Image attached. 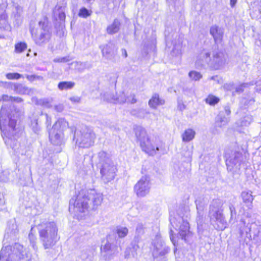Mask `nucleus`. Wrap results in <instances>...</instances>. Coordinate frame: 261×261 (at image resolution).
<instances>
[{
	"mask_svg": "<svg viewBox=\"0 0 261 261\" xmlns=\"http://www.w3.org/2000/svg\"><path fill=\"white\" fill-rule=\"evenodd\" d=\"M8 122L9 130L7 132V139L5 143L10 146L16 153H20V145L17 141L16 138L19 136V130L16 128L17 119L14 115L9 114L4 107H2L0 111V127L2 129L3 125Z\"/></svg>",
	"mask_w": 261,
	"mask_h": 261,
	"instance_id": "1",
	"label": "nucleus"
},
{
	"mask_svg": "<svg viewBox=\"0 0 261 261\" xmlns=\"http://www.w3.org/2000/svg\"><path fill=\"white\" fill-rule=\"evenodd\" d=\"M40 240L44 249L51 248L57 241L58 228L54 222H42L38 226Z\"/></svg>",
	"mask_w": 261,
	"mask_h": 261,
	"instance_id": "2",
	"label": "nucleus"
},
{
	"mask_svg": "<svg viewBox=\"0 0 261 261\" xmlns=\"http://www.w3.org/2000/svg\"><path fill=\"white\" fill-rule=\"evenodd\" d=\"M29 251L19 243L3 247L0 251V261H30Z\"/></svg>",
	"mask_w": 261,
	"mask_h": 261,
	"instance_id": "3",
	"label": "nucleus"
},
{
	"mask_svg": "<svg viewBox=\"0 0 261 261\" xmlns=\"http://www.w3.org/2000/svg\"><path fill=\"white\" fill-rule=\"evenodd\" d=\"M135 134L143 151L153 155L156 151L159 150V140L156 138H149L144 128L140 126L137 127L135 128Z\"/></svg>",
	"mask_w": 261,
	"mask_h": 261,
	"instance_id": "4",
	"label": "nucleus"
},
{
	"mask_svg": "<svg viewBox=\"0 0 261 261\" xmlns=\"http://www.w3.org/2000/svg\"><path fill=\"white\" fill-rule=\"evenodd\" d=\"M103 201V195L94 189H90L83 193V213L96 210Z\"/></svg>",
	"mask_w": 261,
	"mask_h": 261,
	"instance_id": "5",
	"label": "nucleus"
},
{
	"mask_svg": "<svg viewBox=\"0 0 261 261\" xmlns=\"http://www.w3.org/2000/svg\"><path fill=\"white\" fill-rule=\"evenodd\" d=\"M30 32L36 44L41 45L48 42L51 34L47 18L44 17L39 21L37 28H33L31 26Z\"/></svg>",
	"mask_w": 261,
	"mask_h": 261,
	"instance_id": "6",
	"label": "nucleus"
},
{
	"mask_svg": "<svg viewBox=\"0 0 261 261\" xmlns=\"http://www.w3.org/2000/svg\"><path fill=\"white\" fill-rule=\"evenodd\" d=\"M107 154L104 151L99 153V156L100 158L101 164L100 168V174L101 179L105 183H108L113 180L117 171L116 167L109 158L106 156Z\"/></svg>",
	"mask_w": 261,
	"mask_h": 261,
	"instance_id": "7",
	"label": "nucleus"
},
{
	"mask_svg": "<svg viewBox=\"0 0 261 261\" xmlns=\"http://www.w3.org/2000/svg\"><path fill=\"white\" fill-rule=\"evenodd\" d=\"M188 215V213L186 216L178 215L177 217L170 219L171 224L175 229H178L180 237L186 242H188L189 238L192 236V232L189 230Z\"/></svg>",
	"mask_w": 261,
	"mask_h": 261,
	"instance_id": "8",
	"label": "nucleus"
},
{
	"mask_svg": "<svg viewBox=\"0 0 261 261\" xmlns=\"http://www.w3.org/2000/svg\"><path fill=\"white\" fill-rule=\"evenodd\" d=\"M226 165L228 172L232 174H240L241 165L243 156L241 152L238 151H232L231 154H225Z\"/></svg>",
	"mask_w": 261,
	"mask_h": 261,
	"instance_id": "9",
	"label": "nucleus"
},
{
	"mask_svg": "<svg viewBox=\"0 0 261 261\" xmlns=\"http://www.w3.org/2000/svg\"><path fill=\"white\" fill-rule=\"evenodd\" d=\"M67 122L64 119H59L54 125L52 129L49 132V138L51 143L55 145H60L63 142L62 133L60 130H56L61 125H66Z\"/></svg>",
	"mask_w": 261,
	"mask_h": 261,
	"instance_id": "10",
	"label": "nucleus"
},
{
	"mask_svg": "<svg viewBox=\"0 0 261 261\" xmlns=\"http://www.w3.org/2000/svg\"><path fill=\"white\" fill-rule=\"evenodd\" d=\"M134 192L139 197L145 196L149 192V179L147 176H143L134 186Z\"/></svg>",
	"mask_w": 261,
	"mask_h": 261,
	"instance_id": "11",
	"label": "nucleus"
},
{
	"mask_svg": "<svg viewBox=\"0 0 261 261\" xmlns=\"http://www.w3.org/2000/svg\"><path fill=\"white\" fill-rule=\"evenodd\" d=\"M226 58L224 53L220 50H215L211 58V68L217 70L222 67L225 64Z\"/></svg>",
	"mask_w": 261,
	"mask_h": 261,
	"instance_id": "12",
	"label": "nucleus"
},
{
	"mask_svg": "<svg viewBox=\"0 0 261 261\" xmlns=\"http://www.w3.org/2000/svg\"><path fill=\"white\" fill-rule=\"evenodd\" d=\"M153 245L154 249L153 251V256L154 257L162 256L168 253L170 249L167 246L161 237L156 236L155 240L153 241Z\"/></svg>",
	"mask_w": 261,
	"mask_h": 261,
	"instance_id": "13",
	"label": "nucleus"
},
{
	"mask_svg": "<svg viewBox=\"0 0 261 261\" xmlns=\"http://www.w3.org/2000/svg\"><path fill=\"white\" fill-rule=\"evenodd\" d=\"M65 7L60 6L57 5L53 11L54 17L55 20V27L62 29L64 26L66 16L65 14Z\"/></svg>",
	"mask_w": 261,
	"mask_h": 261,
	"instance_id": "14",
	"label": "nucleus"
},
{
	"mask_svg": "<svg viewBox=\"0 0 261 261\" xmlns=\"http://www.w3.org/2000/svg\"><path fill=\"white\" fill-rule=\"evenodd\" d=\"M111 236L107 237V241L104 245H102L100 250L101 255L106 260H110L112 256L117 252V246L113 243H110Z\"/></svg>",
	"mask_w": 261,
	"mask_h": 261,
	"instance_id": "15",
	"label": "nucleus"
},
{
	"mask_svg": "<svg viewBox=\"0 0 261 261\" xmlns=\"http://www.w3.org/2000/svg\"><path fill=\"white\" fill-rule=\"evenodd\" d=\"M73 208V212L74 213V216L77 219L81 218L82 213V199L80 195L73 197L69 201V210L70 211Z\"/></svg>",
	"mask_w": 261,
	"mask_h": 261,
	"instance_id": "16",
	"label": "nucleus"
},
{
	"mask_svg": "<svg viewBox=\"0 0 261 261\" xmlns=\"http://www.w3.org/2000/svg\"><path fill=\"white\" fill-rule=\"evenodd\" d=\"M211 57L210 53L206 50L203 49L198 55L196 61V65L198 67L206 66L211 68Z\"/></svg>",
	"mask_w": 261,
	"mask_h": 261,
	"instance_id": "17",
	"label": "nucleus"
},
{
	"mask_svg": "<svg viewBox=\"0 0 261 261\" xmlns=\"http://www.w3.org/2000/svg\"><path fill=\"white\" fill-rule=\"evenodd\" d=\"M95 135L91 129L86 127L83 130V148H89L94 143Z\"/></svg>",
	"mask_w": 261,
	"mask_h": 261,
	"instance_id": "18",
	"label": "nucleus"
},
{
	"mask_svg": "<svg viewBox=\"0 0 261 261\" xmlns=\"http://www.w3.org/2000/svg\"><path fill=\"white\" fill-rule=\"evenodd\" d=\"M210 219L211 224L214 226L216 229L219 231H222L226 228L227 223L225 220L223 214L210 217Z\"/></svg>",
	"mask_w": 261,
	"mask_h": 261,
	"instance_id": "19",
	"label": "nucleus"
},
{
	"mask_svg": "<svg viewBox=\"0 0 261 261\" xmlns=\"http://www.w3.org/2000/svg\"><path fill=\"white\" fill-rule=\"evenodd\" d=\"M223 203L222 200L220 199H213L211 202L209 207L208 216L209 217L215 216L216 215L223 214V210L222 208Z\"/></svg>",
	"mask_w": 261,
	"mask_h": 261,
	"instance_id": "20",
	"label": "nucleus"
},
{
	"mask_svg": "<svg viewBox=\"0 0 261 261\" xmlns=\"http://www.w3.org/2000/svg\"><path fill=\"white\" fill-rule=\"evenodd\" d=\"M115 46L112 43H109L101 48L102 54L107 59L112 60L115 55Z\"/></svg>",
	"mask_w": 261,
	"mask_h": 261,
	"instance_id": "21",
	"label": "nucleus"
},
{
	"mask_svg": "<svg viewBox=\"0 0 261 261\" xmlns=\"http://www.w3.org/2000/svg\"><path fill=\"white\" fill-rule=\"evenodd\" d=\"M210 34L213 36L215 42L219 43L222 40L224 32L222 28L213 25L211 28Z\"/></svg>",
	"mask_w": 261,
	"mask_h": 261,
	"instance_id": "22",
	"label": "nucleus"
},
{
	"mask_svg": "<svg viewBox=\"0 0 261 261\" xmlns=\"http://www.w3.org/2000/svg\"><path fill=\"white\" fill-rule=\"evenodd\" d=\"M6 232L10 237L15 236L18 232V225L15 220H10L8 222Z\"/></svg>",
	"mask_w": 261,
	"mask_h": 261,
	"instance_id": "23",
	"label": "nucleus"
},
{
	"mask_svg": "<svg viewBox=\"0 0 261 261\" xmlns=\"http://www.w3.org/2000/svg\"><path fill=\"white\" fill-rule=\"evenodd\" d=\"M22 13V8L17 4H14L13 6L12 13L11 17L18 23L21 20V14Z\"/></svg>",
	"mask_w": 261,
	"mask_h": 261,
	"instance_id": "24",
	"label": "nucleus"
},
{
	"mask_svg": "<svg viewBox=\"0 0 261 261\" xmlns=\"http://www.w3.org/2000/svg\"><path fill=\"white\" fill-rule=\"evenodd\" d=\"M164 103L165 100L160 98L157 93L154 94L148 101L149 106L153 109H155L158 106L163 105Z\"/></svg>",
	"mask_w": 261,
	"mask_h": 261,
	"instance_id": "25",
	"label": "nucleus"
},
{
	"mask_svg": "<svg viewBox=\"0 0 261 261\" xmlns=\"http://www.w3.org/2000/svg\"><path fill=\"white\" fill-rule=\"evenodd\" d=\"M241 196L244 202H245L249 208H251L253 198L252 192L250 191H244L242 192Z\"/></svg>",
	"mask_w": 261,
	"mask_h": 261,
	"instance_id": "26",
	"label": "nucleus"
},
{
	"mask_svg": "<svg viewBox=\"0 0 261 261\" xmlns=\"http://www.w3.org/2000/svg\"><path fill=\"white\" fill-rule=\"evenodd\" d=\"M196 133L191 128L186 129L181 135L182 140L184 142H189L192 141L195 137Z\"/></svg>",
	"mask_w": 261,
	"mask_h": 261,
	"instance_id": "27",
	"label": "nucleus"
},
{
	"mask_svg": "<svg viewBox=\"0 0 261 261\" xmlns=\"http://www.w3.org/2000/svg\"><path fill=\"white\" fill-rule=\"evenodd\" d=\"M120 25V23L119 21L117 19H115L113 23L107 27V33L110 35L117 33L119 30Z\"/></svg>",
	"mask_w": 261,
	"mask_h": 261,
	"instance_id": "28",
	"label": "nucleus"
},
{
	"mask_svg": "<svg viewBox=\"0 0 261 261\" xmlns=\"http://www.w3.org/2000/svg\"><path fill=\"white\" fill-rule=\"evenodd\" d=\"M241 223L245 226L244 228L242 229L240 228V233L241 236H243L244 232L246 233V237H248V235L250 234L251 231V228L253 226H256V225L255 223L251 224H247L246 226H245V222L243 220H241Z\"/></svg>",
	"mask_w": 261,
	"mask_h": 261,
	"instance_id": "29",
	"label": "nucleus"
},
{
	"mask_svg": "<svg viewBox=\"0 0 261 261\" xmlns=\"http://www.w3.org/2000/svg\"><path fill=\"white\" fill-rule=\"evenodd\" d=\"M75 85V83L72 82L63 81L59 83L58 88L59 90H67L72 89Z\"/></svg>",
	"mask_w": 261,
	"mask_h": 261,
	"instance_id": "30",
	"label": "nucleus"
},
{
	"mask_svg": "<svg viewBox=\"0 0 261 261\" xmlns=\"http://www.w3.org/2000/svg\"><path fill=\"white\" fill-rule=\"evenodd\" d=\"M227 123V119L224 116H222L221 113L216 118L215 125L216 127H222Z\"/></svg>",
	"mask_w": 261,
	"mask_h": 261,
	"instance_id": "31",
	"label": "nucleus"
},
{
	"mask_svg": "<svg viewBox=\"0 0 261 261\" xmlns=\"http://www.w3.org/2000/svg\"><path fill=\"white\" fill-rule=\"evenodd\" d=\"M14 90L16 93L19 94H26L29 93L28 88L21 84L15 85Z\"/></svg>",
	"mask_w": 261,
	"mask_h": 261,
	"instance_id": "32",
	"label": "nucleus"
},
{
	"mask_svg": "<svg viewBox=\"0 0 261 261\" xmlns=\"http://www.w3.org/2000/svg\"><path fill=\"white\" fill-rule=\"evenodd\" d=\"M205 101L210 106H215L220 101V98L213 94H209L205 98Z\"/></svg>",
	"mask_w": 261,
	"mask_h": 261,
	"instance_id": "33",
	"label": "nucleus"
},
{
	"mask_svg": "<svg viewBox=\"0 0 261 261\" xmlns=\"http://www.w3.org/2000/svg\"><path fill=\"white\" fill-rule=\"evenodd\" d=\"M255 102L254 97L253 96L248 95L242 98L241 102L244 106H249L252 105Z\"/></svg>",
	"mask_w": 261,
	"mask_h": 261,
	"instance_id": "34",
	"label": "nucleus"
},
{
	"mask_svg": "<svg viewBox=\"0 0 261 261\" xmlns=\"http://www.w3.org/2000/svg\"><path fill=\"white\" fill-rule=\"evenodd\" d=\"M116 232L120 238L125 237L128 233V229L125 227H117Z\"/></svg>",
	"mask_w": 261,
	"mask_h": 261,
	"instance_id": "35",
	"label": "nucleus"
},
{
	"mask_svg": "<svg viewBox=\"0 0 261 261\" xmlns=\"http://www.w3.org/2000/svg\"><path fill=\"white\" fill-rule=\"evenodd\" d=\"M195 203L196 205L197 214H204V210L205 207V204L204 202L201 200H196L195 201Z\"/></svg>",
	"mask_w": 261,
	"mask_h": 261,
	"instance_id": "36",
	"label": "nucleus"
},
{
	"mask_svg": "<svg viewBox=\"0 0 261 261\" xmlns=\"http://www.w3.org/2000/svg\"><path fill=\"white\" fill-rule=\"evenodd\" d=\"M146 113L145 110L143 109H134L131 111V114L138 117L143 118Z\"/></svg>",
	"mask_w": 261,
	"mask_h": 261,
	"instance_id": "37",
	"label": "nucleus"
},
{
	"mask_svg": "<svg viewBox=\"0 0 261 261\" xmlns=\"http://www.w3.org/2000/svg\"><path fill=\"white\" fill-rule=\"evenodd\" d=\"M144 226L142 223H138L136 228V236L135 239H137L139 237L144 233Z\"/></svg>",
	"mask_w": 261,
	"mask_h": 261,
	"instance_id": "38",
	"label": "nucleus"
},
{
	"mask_svg": "<svg viewBox=\"0 0 261 261\" xmlns=\"http://www.w3.org/2000/svg\"><path fill=\"white\" fill-rule=\"evenodd\" d=\"M6 6L5 4L0 5V20L8 19V16L6 12Z\"/></svg>",
	"mask_w": 261,
	"mask_h": 261,
	"instance_id": "39",
	"label": "nucleus"
},
{
	"mask_svg": "<svg viewBox=\"0 0 261 261\" xmlns=\"http://www.w3.org/2000/svg\"><path fill=\"white\" fill-rule=\"evenodd\" d=\"M27 44L23 42H20L16 44L15 46V51L17 53H21L27 48Z\"/></svg>",
	"mask_w": 261,
	"mask_h": 261,
	"instance_id": "40",
	"label": "nucleus"
},
{
	"mask_svg": "<svg viewBox=\"0 0 261 261\" xmlns=\"http://www.w3.org/2000/svg\"><path fill=\"white\" fill-rule=\"evenodd\" d=\"M190 77L195 81H198L202 77L201 74L197 71H192L189 73Z\"/></svg>",
	"mask_w": 261,
	"mask_h": 261,
	"instance_id": "41",
	"label": "nucleus"
},
{
	"mask_svg": "<svg viewBox=\"0 0 261 261\" xmlns=\"http://www.w3.org/2000/svg\"><path fill=\"white\" fill-rule=\"evenodd\" d=\"M250 85H253V84L251 83V84H250V83H243L236 88L235 92L240 94L244 91L245 88L248 87Z\"/></svg>",
	"mask_w": 261,
	"mask_h": 261,
	"instance_id": "42",
	"label": "nucleus"
},
{
	"mask_svg": "<svg viewBox=\"0 0 261 261\" xmlns=\"http://www.w3.org/2000/svg\"><path fill=\"white\" fill-rule=\"evenodd\" d=\"M253 117L251 115H247L243 118L242 121V125L247 126L253 121Z\"/></svg>",
	"mask_w": 261,
	"mask_h": 261,
	"instance_id": "43",
	"label": "nucleus"
},
{
	"mask_svg": "<svg viewBox=\"0 0 261 261\" xmlns=\"http://www.w3.org/2000/svg\"><path fill=\"white\" fill-rule=\"evenodd\" d=\"M6 76L9 80H18L22 76L18 73H8L6 74Z\"/></svg>",
	"mask_w": 261,
	"mask_h": 261,
	"instance_id": "44",
	"label": "nucleus"
},
{
	"mask_svg": "<svg viewBox=\"0 0 261 261\" xmlns=\"http://www.w3.org/2000/svg\"><path fill=\"white\" fill-rule=\"evenodd\" d=\"M204 214L200 213L197 214V216L196 218V221L197 223L198 227L201 226L204 222Z\"/></svg>",
	"mask_w": 261,
	"mask_h": 261,
	"instance_id": "45",
	"label": "nucleus"
},
{
	"mask_svg": "<svg viewBox=\"0 0 261 261\" xmlns=\"http://www.w3.org/2000/svg\"><path fill=\"white\" fill-rule=\"evenodd\" d=\"M9 28V25L8 22V19L0 20V29L3 30H8Z\"/></svg>",
	"mask_w": 261,
	"mask_h": 261,
	"instance_id": "46",
	"label": "nucleus"
},
{
	"mask_svg": "<svg viewBox=\"0 0 261 261\" xmlns=\"http://www.w3.org/2000/svg\"><path fill=\"white\" fill-rule=\"evenodd\" d=\"M31 126L32 129L35 133H37L39 130V128L38 125V122L37 119H34L32 121Z\"/></svg>",
	"mask_w": 261,
	"mask_h": 261,
	"instance_id": "47",
	"label": "nucleus"
},
{
	"mask_svg": "<svg viewBox=\"0 0 261 261\" xmlns=\"http://www.w3.org/2000/svg\"><path fill=\"white\" fill-rule=\"evenodd\" d=\"M70 59L69 57H60V58H56L54 59V61L55 62H67L69 61H70Z\"/></svg>",
	"mask_w": 261,
	"mask_h": 261,
	"instance_id": "48",
	"label": "nucleus"
},
{
	"mask_svg": "<svg viewBox=\"0 0 261 261\" xmlns=\"http://www.w3.org/2000/svg\"><path fill=\"white\" fill-rule=\"evenodd\" d=\"M29 238L30 239V241L31 242V243L32 244V246L34 248V249H36V238L34 237V235L33 234L30 233L29 235Z\"/></svg>",
	"mask_w": 261,
	"mask_h": 261,
	"instance_id": "49",
	"label": "nucleus"
},
{
	"mask_svg": "<svg viewBox=\"0 0 261 261\" xmlns=\"http://www.w3.org/2000/svg\"><path fill=\"white\" fill-rule=\"evenodd\" d=\"M92 11L83 7V17H87L91 15Z\"/></svg>",
	"mask_w": 261,
	"mask_h": 261,
	"instance_id": "50",
	"label": "nucleus"
},
{
	"mask_svg": "<svg viewBox=\"0 0 261 261\" xmlns=\"http://www.w3.org/2000/svg\"><path fill=\"white\" fill-rule=\"evenodd\" d=\"M12 96H9L6 94H4L2 95L1 100H3L4 101H12Z\"/></svg>",
	"mask_w": 261,
	"mask_h": 261,
	"instance_id": "51",
	"label": "nucleus"
},
{
	"mask_svg": "<svg viewBox=\"0 0 261 261\" xmlns=\"http://www.w3.org/2000/svg\"><path fill=\"white\" fill-rule=\"evenodd\" d=\"M229 210L230 211V215H231L230 219H232L233 218V215H235L236 214V208L233 205L230 204L229 205Z\"/></svg>",
	"mask_w": 261,
	"mask_h": 261,
	"instance_id": "52",
	"label": "nucleus"
},
{
	"mask_svg": "<svg viewBox=\"0 0 261 261\" xmlns=\"http://www.w3.org/2000/svg\"><path fill=\"white\" fill-rule=\"evenodd\" d=\"M9 179L4 173H1L0 174V182H6L8 181Z\"/></svg>",
	"mask_w": 261,
	"mask_h": 261,
	"instance_id": "53",
	"label": "nucleus"
},
{
	"mask_svg": "<svg viewBox=\"0 0 261 261\" xmlns=\"http://www.w3.org/2000/svg\"><path fill=\"white\" fill-rule=\"evenodd\" d=\"M256 91L261 94V79L256 83Z\"/></svg>",
	"mask_w": 261,
	"mask_h": 261,
	"instance_id": "54",
	"label": "nucleus"
},
{
	"mask_svg": "<svg viewBox=\"0 0 261 261\" xmlns=\"http://www.w3.org/2000/svg\"><path fill=\"white\" fill-rule=\"evenodd\" d=\"M23 101V99L19 97H13L11 102H15L16 103H20Z\"/></svg>",
	"mask_w": 261,
	"mask_h": 261,
	"instance_id": "55",
	"label": "nucleus"
},
{
	"mask_svg": "<svg viewBox=\"0 0 261 261\" xmlns=\"http://www.w3.org/2000/svg\"><path fill=\"white\" fill-rule=\"evenodd\" d=\"M70 100L74 103L80 102L81 98L79 97L74 96L70 98Z\"/></svg>",
	"mask_w": 261,
	"mask_h": 261,
	"instance_id": "56",
	"label": "nucleus"
},
{
	"mask_svg": "<svg viewBox=\"0 0 261 261\" xmlns=\"http://www.w3.org/2000/svg\"><path fill=\"white\" fill-rule=\"evenodd\" d=\"M5 201L3 194L0 193V206L5 204Z\"/></svg>",
	"mask_w": 261,
	"mask_h": 261,
	"instance_id": "57",
	"label": "nucleus"
},
{
	"mask_svg": "<svg viewBox=\"0 0 261 261\" xmlns=\"http://www.w3.org/2000/svg\"><path fill=\"white\" fill-rule=\"evenodd\" d=\"M26 77L29 81H30L31 82L35 81V74L34 75H27Z\"/></svg>",
	"mask_w": 261,
	"mask_h": 261,
	"instance_id": "58",
	"label": "nucleus"
},
{
	"mask_svg": "<svg viewBox=\"0 0 261 261\" xmlns=\"http://www.w3.org/2000/svg\"><path fill=\"white\" fill-rule=\"evenodd\" d=\"M130 249H127L125 251L124 256L125 258H128L130 257Z\"/></svg>",
	"mask_w": 261,
	"mask_h": 261,
	"instance_id": "59",
	"label": "nucleus"
},
{
	"mask_svg": "<svg viewBox=\"0 0 261 261\" xmlns=\"http://www.w3.org/2000/svg\"><path fill=\"white\" fill-rule=\"evenodd\" d=\"M255 44L256 45L261 47V34L259 35L258 39L256 40Z\"/></svg>",
	"mask_w": 261,
	"mask_h": 261,
	"instance_id": "60",
	"label": "nucleus"
},
{
	"mask_svg": "<svg viewBox=\"0 0 261 261\" xmlns=\"http://www.w3.org/2000/svg\"><path fill=\"white\" fill-rule=\"evenodd\" d=\"M131 97H132V99H128V101L132 103H135L137 102V99L135 98V94H132L130 95Z\"/></svg>",
	"mask_w": 261,
	"mask_h": 261,
	"instance_id": "61",
	"label": "nucleus"
},
{
	"mask_svg": "<svg viewBox=\"0 0 261 261\" xmlns=\"http://www.w3.org/2000/svg\"><path fill=\"white\" fill-rule=\"evenodd\" d=\"M46 119V124H47V126L51 124V118L49 117L47 114H45Z\"/></svg>",
	"mask_w": 261,
	"mask_h": 261,
	"instance_id": "62",
	"label": "nucleus"
},
{
	"mask_svg": "<svg viewBox=\"0 0 261 261\" xmlns=\"http://www.w3.org/2000/svg\"><path fill=\"white\" fill-rule=\"evenodd\" d=\"M210 80H214V81H217L218 83H219V77H218V76H217V75H215V76H211V77L210 78Z\"/></svg>",
	"mask_w": 261,
	"mask_h": 261,
	"instance_id": "63",
	"label": "nucleus"
},
{
	"mask_svg": "<svg viewBox=\"0 0 261 261\" xmlns=\"http://www.w3.org/2000/svg\"><path fill=\"white\" fill-rule=\"evenodd\" d=\"M56 110L58 112H62L63 110V107L62 105H60L58 106H57L56 107Z\"/></svg>",
	"mask_w": 261,
	"mask_h": 261,
	"instance_id": "64",
	"label": "nucleus"
}]
</instances>
